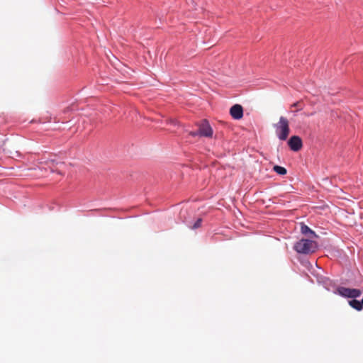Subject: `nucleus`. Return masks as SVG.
Returning <instances> with one entry per match:
<instances>
[{"label":"nucleus","instance_id":"4","mask_svg":"<svg viewBox=\"0 0 363 363\" xmlns=\"http://www.w3.org/2000/svg\"><path fill=\"white\" fill-rule=\"evenodd\" d=\"M339 295L346 298H357L362 294V291L357 289H350L340 286L337 289Z\"/></svg>","mask_w":363,"mask_h":363},{"label":"nucleus","instance_id":"6","mask_svg":"<svg viewBox=\"0 0 363 363\" xmlns=\"http://www.w3.org/2000/svg\"><path fill=\"white\" fill-rule=\"evenodd\" d=\"M230 113L231 116L236 120L240 119L243 116V109L241 105L235 104L230 108Z\"/></svg>","mask_w":363,"mask_h":363},{"label":"nucleus","instance_id":"1","mask_svg":"<svg viewBox=\"0 0 363 363\" xmlns=\"http://www.w3.org/2000/svg\"><path fill=\"white\" fill-rule=\"evenodd\" d=\"M318 248L316 242L308 239H301L294 245V250L301 254H311L315 252Z\"/></svg>","mask_w":363,"mask_h":363},{"label":"nucleus","instance_id":"2","mask_svg":"<svg viewBox=\"0 0 363 363\" xmlns=\"http://www.w3.org/2000/svg\"><path fill=\"white\" fill-rule=\"evenodd\" d=\"M278 138L281 140H286L289 135V123L286 118L281 116L279 122L274 125Z\"/></svg>","mask_w":363,"mask_h":363},{"label":"nucleus","instance_id":"13","mask_svg":"<svg viewBox=\"0 0 363 363\" xmlns=\"http://www.w3.org/2000/svg\"><path fill=\"white\" fill-rule=\"evenodd\" d=\"M168 122H169V123H170L175 124V123H176V120H174V119H172V118H171V119H169V120L168 121Z\"/></svg>","mask_w":363,"mask_h":363},{"label":"nucleus","instance_id":"3","mask_svg":"<svg viewBox=\"0 0 363 363\" xmlns=\"http://www.w3.org/2000/svg\"><path fill=\"white\" fill-rule=\"evenodd\" d=\"M196 125L199 127V136L212 138L213 131L207 120L203 119Z\"/></svg>","mask_w":363,"mask_h":363},{"label":"nucleus","instance_id":"8","mask_svg":"<svg viewBox=\"0 0 363 363\" xmlns=\"http://www.w3.org/2000/svg\"><path fill=\"white\" fill-rule=\"evenodd\" d=\"M349 304L350 306H352L353 308L356 309L357 311H361L362 309V302L359 301H357L356 299L350 301Z\"/></svg>","mask_w":363,"mask_h":363},{"label":"nucleus","instance_id":"7","mask_svg":"<svg viewBox=\"0 0 363 363\" xmlns=\"http://www.w3.org/2000/svg\"><path fill=\"white\" fill-rule=\"evenodd\" d=\"M301 232L304 234V235H307V234H311L312 236H314V237H316V235L314 231H313L312 230H311L306 225L303 224V223H301Z\"/></svg>","mask_w":363,"mask_h":363},{"label":"nucleus","instance_id":"10","mask_svg":"<svg viewBox=\"0 0 363 363\" xmlns=\"http://www.w3.org/2000/svg\"><path fill=\"white\" fill-rule=\"evenodd\" d=\"M201 223H202V220L201 218H199L196 222L194 224V225L191 227L192 229H196V228H199L201 227Z\"/></svg>","mask_w":363,"mask_h":363},{"label":"nucleus","instance_id":"5","mask_svg":"<svg viewBox=\"0 0 363 363\" xmlns=\"http://www.w3.org/2000/svg\"><path fill=\"white\" fill-rule=\"evenodd\" d=\"M288 145L291 150L295 152L298 151L302 147V140L300 137L294 135L292 136L288 141Z\"/></svg>","mask_w":363,"mask_h":363},{"label":"nucleus","instance_id":"12","mask_svg":"<svg viewBox=\"0 0 363 363\" xmlns=\"http://www.w3.org/2000/svg\"><path fill=\"white\" fill-rule=\"evenodd\" d=\"M44 163L45 164L50 166V164L54 163V160H46Z\"/></svg>","mask_w":363,"mask_h":363},{"label":"nucleus","instance_id":"11","mask_svg":"<svg viewBox=\"0 0 363 363\" xmlns=\"http://www.w3.org/2000/svg\"><path fill=\"white\" fill-rule=\"evenodd\" d=\"M189 134L193 137H196L199 135V131H190Z\"/></svg>","mask_w":363,"mask_h":363},{"label":"nucleus","instance_id":"9","mask_svg":"<svg viewBox=\"0 0 363 363\" xmlns=\"http://www.w3.org/2000/svg\"><path fill=\"white\" fill-rule=\"evenodd\" d=\"M273 170L276 173H277L278 174H280V175H284L287 173L286 168L279 166V165H274L273 167Z\"/></svg>","mask_w":363,"mask_h":363}]
</instances>
